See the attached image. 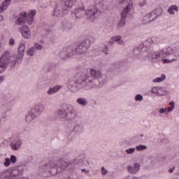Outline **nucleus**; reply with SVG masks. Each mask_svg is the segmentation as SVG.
<instances>
[{"mask_svg": "<svg viewBox=\"0 0 179 179\" xmlns=\"http://www.w3.org/2000/svg\"><path fill=\"white\" fill-rule=\"evenodd\" d=\"M70 85L77 89H83L84 87L85 90L93 89L95 86L93 78L87 76L86 73H81L78 79L70 81Z\"/></svg>", "mask_w": 179, "mask_h": 179, "instance_id": "obj_1", "label": "nucleus"}, {"mask_svg": "<svg viewBox=\"0 0 179 179\" xmlns=\"http://www.w3.org/2000/svg\"><path fill=\"white\" fill-rule=\"evenodd\" d=\"M90 47V41L89 40H86L80 43L76 48L73 47V45H69L64 48V51H65L66 55L69 57H72V55H75L76 54H85L89 50Z\"/></svg>", "mask_w": 179, "mask_h": 179, "instance_id": "obj_2", "label": "nucleus"}, {"mask_svg": "<svg viewBox=\"0 0 179 179\" xmlns=\"http://www.w3.org/2000/svg\"><path fill=\"white\" fill-rule=\"evenodd\" d=\"M162 52L163 58H166V57L169 58L168 59H163L164 64H166V62H173V61H176V58H178L179 57V46L164 48L162 49Z\"/></svg>", "mask_w": 179, "mask_h": 179, "instance_id": "obj_3", "label": "nucleus"}, {"mask_svg": "<svg viewBox=\"0 0 179 179\" xmlns=\"http://www.w3.org/2000/svg\"><path fill=\"white\" fill-rule=\"evenodd\" d=\"M34 16H36V10H31L28 13L22 12L20 14V17L16 20L15 24L18 26H22L28 22V24H33L34 22Z\"/></svg>", "mask_w": 179, "mask_h": 179, "instance_id": "obj_4", "label": "nucleus"}, {"mask_svg": "<svg viewBox=\"0 0 179 179\" xmlns=\"http://www.w3.org/2000/svg\"><path fill=\"white\" fill-rule=\"evenodd\" d=\"M44 111V105L38 103L33 107L26 115L25 121L27 124H30L35 118H37L41 113Z\"/></svg>", "mask_w": 179, "mask_h": 179, "instance_id": "obj_5", "label": "nucleus"}, {"mask_svg": "<svg viewBox=\"0 0 179 179\" xmlns=\"http://www.w3.org/2000/svg\"><path fill=\"white\" fill-rule=\"evenodd\" d=\"M132 0H124L122 2V5L124 8L122 13V18L117 24L119 27H124L125 26V17L129 15V12H131V10L132 9Z\"/></svg>", "mask_w": 179, "mask_h": 179, "instance_id": "obj_6", "label": "nucleus"}, {"mask_svg": "<svg viewBox=\"0 0 179 179\" xmlns=\"http://www.w3.org/2000/svg\"><path fill=\"white\" fill-rule=\"evenodd\" d=\"M25 51H26V43H24V42L20 43V45L17 48V55H13V56H10V53L11 65H16V63L20 62L24 57Z\"/></svg>", "mask_w": 179, "mask_h": 179, "instance_id": "obj_7", "label": "nucleus"}, {"mask_svg": "<svg viewBox=\"0 0 179 179\" xmlns=\"http://www.w3.org/2000/svg\"><path fill=\"white\" fill-rule=\"evenodd\" d=\"M10 65V66H15L10 62V52L6 51L2 54L1 57L0 58V73H3L6 66Z\"/></svg>", "mask_w": 179, "mask_h": 179, "instance_id": "obj_8", "label": "nucleus"}, {"mask_svg": "<svg viewBox=\"0 0 179 179\" xmlns=\"http://www.w3.org/2000/svg\"><path fill=\"white\" fill-rule=\"evenodd\" d=\"M75 110H73V106H69L64 110L59 109L57 110L56 114L59 117V118L62 120H66V117H68V114L73 113Z\"/></svg>", "mask_w": 179, "mask_h": 179, "instance_id": "obj_9", "label": "nucleus"}, {"mask_svg": "<svg viewBox=\"0 0 179 179\" xmlns=\"http://www.w3.org/2000/svg\"><path fill=\"white\" fill-rule=\"evenodd\" d=\"M97 12H99V10H97L96 7L92 6L85 11V16L88 20H90V22H93L94 19H96Z\"/></svg>", "mask_w": 179, "mask_h": 179, "instance_id": "obj_10", "label": "nucleus"}, {"mask_svg": "<svg viewBox=\"0 0 179 179\" xmlns=\"http://www.w3.org/2000/svg\"><path fill=\"white\" fill-rule=\"evenodd\" d=\"M156 12L157 11L155 10L151 12L150 13L145 15L142 19L143 23L144 24H148V23H150V22H153V20H156L157 16H159V15Z\"/></svg>", "mask_w": 179, "mask_h": 179, "instance_id": "obj_11", "label": "nucleus"}, {"mask_svg": "<svg viewBox=\"0 0 179 179\" xmlns=\"http://www.w3.org/2000/svg\"><path fill=\"white\" fill-rule=\"evenodd\" d=\"M23 145V140L17 138L13 141L10 142V146L13 150H19Z\"/></svg>", "mask_w": 179, "mask_h": 179, "instance_id": "obj_12", "label": "nucleus"}, {"mask_svg": "<svg viewBox=\"0 0 179 179\" xmlns=\"http://www.w3.org/2000/svg\"><path fill=\"white\" fill-rule=\"evenodd\" d=\"M20 33L25 39H29L31 37V32L30 31V28L27 25H24L20 28Z\"/></svg>", "mask_w": 179, "mask_h": 179, "instance_id": "obj_13", "label": "nucleus"}, {"mask_svg": "<svg viewBox=\"0 0 179 179\" xmlns=\"http://www.w3.org/2000/svg\"><path fill=\"white\" fill-rule=\"evenodd\" d=\"M85 6H78L74 9V15L78 19H81V17H83V16H85Z\"/></svg>", "mask_w": 179, "mask_h": 179, "instance_id": "obj_14", "label": "nucleus"}, {"mask_svg": "<svg viewBox=\"0 0 179 179\" xmlns=\"http://www.w3.org/2000/svg\"><path fill=\"white\" fill-rule=\"evenodd\" d=\"M148 59L150 62H156L162 57L159 52H151L148 53Z\"/></svg>", "mask_w": 179, "mask_h": 179, "instance_id": "obj_15", "label": "nucleus"}, {"mask_svg": "<svg viewBox=\"0 0 179 179\" xmlns=\"http://www.w3.org/2000/svg\"><path fill=\"white\" fill-rule=\"evenodd\" d=\"M141 170V165L139 163H134V166H127V171L130 174H136Z\"/></svg>", "mask_w": 179, "mask_h": 179, "instance_id": "obj_16", "label": "nucleus"}, {"mask_svg": "<svg viewBox=\"0 0 179 179\" xmlns=\"http://www.w3.org/2000/svg\"><path fill=\"white\" fill-rule=\"evenodd\" d=\"M64 12H65L64 5H59L55 8L54 15L55 16H57V17H59L61 16H64Z\"/></svg>", "mask_w": 179, "mask_h": 179, "instance_id": "obj_17", "label": "nucleus"}, {"mask_svg": "<svg viewBox=\"0 0 179 179\" xmlns=\"http://www.w3.org/2000/svg\"><path fill=\"white\" fill-rule=\"evenodd\" d=\"M90 72L92 78H94L95 79H99L101 78V76H102L101 71L99 70H96L94 69H90Z\"/></svg>", "mask_w": 179, "mask_h": 179, "instance_id": "obj_18", "label": "nucleus"}, {"mask_svg": "<svg viewBox=\"0 0 179 179\" xmlns=\"http://www.w3.org/2000/svg\"><path fill=\"white\" fill-rule=\"evenodd\" d=\"M59 89H61L59 85H55L54 87H50L48 91V94H54V93H57Z\"/></svg>", "mask_w": 179, "mask_h": 179, "instance_id": "obj_19", "label": "nucleus"}, {"mask_svg": "<svg viewBox=\"0 0 179 179\" xmlns=\"http://www.w3.org/2000/svg\"><path fill=\"white\" fill-rule=\"evenodd\" d=\"M76 2H78V0H66L65 5L70 9L73 6V5H75V3H76Z\"/></svg>", "mask_w": 179, "mask_h": 179, "instance_id": "obj_20", "label": "nucleus"}, {"mask_svg": "<svg viewBox=\"0 0 179 179\" xmlns=\"http://www.w3.org/2000/svg\"><path fill=\"white\" fill-rule=\"evenodd\" d=\"M155 38H149L146 41L143 42V45H145V47H150L151 44L155 43Z\"/></svg>", "mask_w": 179, "mask_h": 179, "instance_id": "obj_21", "label": "nucleus"}, {"mask_svg": "<svg viewBox=\"0 0 179 179\" xmlns=\"http://www.w3.org/2000/svg\"><path fill=\"white\" fill-rule=\"evenodd\" d=\"M174 10H176V12L178 10V7L176 5L170 6L168 9V12L170 15H174Z\"/></svg>", "mask_w": 179, "mask_h": 179, "instance_id": "obj_22", "label": "nucleus"}, {"mask_svg": "<svg viewBox=\"0 0 179 179\" xmlns=\"http://www.w3.org/2000/svg\"><path fill=\"white\" fill-rule=\"evenodd\" d=\"M77 102L78 103V104H80V106H87V100L85 98L78 99Z\"/></svg>", "mask_w": 179, "mask_h": 179, "instance_id": "obj_23", "label": "nucleus"}, {"mask_svg": "<svg viewBox=\"0 0 179 179\" xmlns=\"http://www.w3.org/2000/svg\"><path fill=\"white\" fill-rule=\"evenodd\" d=\"M27 53V55H29V57H33L34 54H37V51L34 49V47H31V48L28 49Z\"/></svg>", "mask_w": 179, "mask_h": 179, "instance_id": "obj_24", "label": "nucleus"}, {"mask_svg": "<svg viewBox=\"0 0 179 179\" xmlns=\"http://www.w3.org/2000/svg\"><path fill=\"white\" fill-rule=\"evenodd\" d=\"M164 79H166V76L164 74H162L161 77H159L157 79H154L153 82L154 83L157 82L158 83H160V82H163Z\"/></svg>", "mask_w": 179, "mask_h": 179, "instance_id": "obj_25", "label": "nucleus"}, {"mask_svg": "<svg viewBox=\"0 0 179 179\" xmlns=\"http://www.w3.org/2000/svg\"><path fill=\"white\" fill-rule=\"evenodd\" d=\"M136 150L141 152L142 150H146V149H148V147L146 145H139L136 147Z\"/></svg>", "mask_w": 179, "mask_h": 179, "instance_id": "obj_26", "label": "nucleus"}, {"mask_svg": "<svg viewBox=\"0 0 179 179\" xmlns=\"http://www.w3.org/2000/svg\"><path fill=\"white\" fill-rule=\"evenodd\" d=\"M34 48L36 50V51H40V50H43V45L38 43H35L34 45Z\"/></svg>", "mask_w": 179, "mask_h": 179, "instance_id": "obj_27", "label": "nucleus"}, {"mask_svg": "<svg viewBox=\"0 0 179 179\" xmlns=\"http://www.w3.org/2000/svg\"><path fill=\"white\" fill-rule=\"evenodd\" d=\"M6 9H8V8L5 6V3H2L1 6H0V13H2L3 10H6Z\"/></svg>", "mask_w": 179, "mask_h": 179, "instance_id": "obj_28", "label": "nucleus"}, {"mask_svg": "<svg viewBox=\"0 0 179 179\" xmlns=\"http://www.w3.org/2000/svg\"><path fill=\"white\" fill-rule=\"evenodd\" d=\"M3 164L6 167H8L10 164V159L6 158Z\"/></svg>", "mask_w": 179, "mask_h": 179, "instance_id": "obj_29", "label": "nucleus"}, {"mask_svg": "<svg viewBox=\"0 0 179 179\" xmlns=\"http://www.w3.org/2000/svg\"><path fill=\"white\" fill-rule=\"evenodd\" d=\"M16 160H17L16 156H15V155L10 156V162H11V163H13L14 164V163H16Z\"/></svg>", "mask_w": 179, "mask_h": 179, "instance_id": "obj_30", "label": "nucleus"}, {"mask_svg": "<svg viewBox=\"0 0 179 179\" xmlns=\"http://www.w3.org/2000/svg\"><path fill=\"white\" fill-rule=\"evenodd\" d=\"M143 99V96H142V95L137 94L135 97V100H136V101H141Z\"/></svg>", "mask_w": 179, "mask_h": 179, "instance_id": "obj_31", "label": "nucleus"}, {"mask_svg": "<svg viewBox=\"0 0 179 179\" xmlns=\"http://www.w3.org/2000/svg\"><path fill=\"white\" fill-rule=\"evenodd\" d=\"M127 155H132L135 152V148H129L126 150Z\"/></svg>", "mask_w": 179, "mask_h": 179, "instance_id": "obj_32", "label": "nucleus"}, {"mask_svg": "<svg viewBox=\"0 0 179 179\" xmlns=\"http://www.w3.org/2000/svg\"><path fill=\"white\" fill-rule=\"evenodd\" d=\"M9 45H10L11 47H13L15 45V39L13 38H10Z\"/></svg>", "mask_w": 179, "mask_h": 179, "instance_id": "obj_33", "label": "nucleus"}, {"mask_svg": "<svg viewBox=\"0 0 179 179\" xmlns=\"http://www.w3.org/2000/svg\"><path fill=\"white\" fill-rule=\"evenodd\" d=\"M59 162L62 163V166L64 167H68L69 166L70 163L69 162H66L65 161H62V159H60Z\"/></svg>", "mask_w": 179, "mask_h": 179, "instance_id": "obj_34", "label": "nucleus"}, {"mask_svg": "<svg viewBox=\"0 0 179 179\" xmlns=\"http://www.w3.org/2000/svg\"><path fill=\"white\" fill-rule=\"evenodd\" d=\"M10 2H12V0H6L2 3H4V6H6V8H8V6L10 5Z\"/></svg>", "mask_w": 179, "mask_h": 179, "instance_id": "obj_35", "label": "nucleus"}, {"mask_svg": "<svg viewBox=\"0 0 179 179\" xmlns=\"http://www.w3.org/2000/svg\"><path fill=\"white\" fill-rule=\"evenodd\" d=\"M101 171L102 176H106V174H107V169H104V166H102Z\"/></svg>", "mask_w": 179, "mask_h": 179, "instance_id": "obj_36", "label": "nucleus"}, {"mask_svg": "<svg viewBox=\"0 0 179 179\" xmlns=\"http://www.w3.org/2000/svg\"><path fill=\"white\" fill-rule=\"evenodd\" d=\"M113 38L115 40V41H116V43H118L119 41L120 40V38H122L121 36L118 35L116 36H113Z\"/></svg>", "mask_w": 179, "mask_h": 179, "instance_id": "obj_37", "label": "nucleus"}, {"mask_svg": "<svg viewBox=\"0 0 179 179\" xmlns=\"http://www.w3.org/2000/svg\"><path fill=\"white\" fill-rule=\"evenodd\" d=\"M117 44H119L120 45H125V42H124V40L120 38L117 42Z\"/></svg>", "mask_w": 179, "mask_h": 179, "instance_id": "obj_38", "label": "nucleus"}, {"mask_svg": "<svg viewBox=\"0 0 179 179\" xmlns=\"http://www.w3.org/2000/svg\"><path fill=\"white\" fill-rule=\"evenodd\" d=\"M159 113H160V114H163V113H166V114H167V109L166 108H160L159 110Z\"/></svg>", "mask_w": 179, "mask_h": 179, "instance_id": "obj_39", "label": "nucleus"}, {"mask_svg": "<svg viewBox=\"0 0 179 179\" xmlns=\"http://www.w3.org/2000/svg\"><path fill=\"white\" fill-rule=\"evenodd\" d=\"M138 5L140 8H142V6H145V5H146V1L143 0L141 3H139Z\"/></svg>", "mask_w": 179, "mask_h": 179, "instance_id": "obj_40", "label": "nucleus"}, {"mask_svg": "<svg viewBox=\"0 0 179 179\" xmlns=\"http://www.w3.org/2000/svg\"><path fill=\"white\" fill-rule=\"evenodd\" d=\"M114 43H115V41L114 36H113V37H112V38L109 40L108 43H109V44H114Z\"/></svg>", "mask_w": 179, "mask_h": 179, "instance_id": "obj_41", "label": "nucleus"}, {"mask_svg": "<svg viewBox=\"0 0 179 179\" xmlns=\"http://www.w3.org/2000/svg\"><path fill=\"white\" fill-rule=\"evenodd\" d=\"M65 26L67 29H72L73 27V25L69 24V23H66Z\"/></svg>", "mask_w": 179, "mask_h": 179, "instance_id": "obj_42", "label": "nucleus"}, {"mask_svg": "<svg viewBox=\"0 0 179 179\" xmlns=\"http://www.w3.org/2000/svg\"><path fill=\"white\" fill-rule=\"evenodd\" d=\"M5 80L4 76H0V85Z\"/></svg>", "mask_w": 179, "mask_h": 179, "instance_id": "obj_43", "label": "nucleus"}, {"mask_svg": "<svg viewBox=\"0 0 179 179\" xmlns=\"http://www.w3.org/2000/svg\"><path fill=\"white\" fill-rule=\"evenodd\" d=\"M173 110H174V106L168 107V111H173Z\"/></svg>", "mask_w": 179, "mask_h": 179, "instance_id": "obj_44", "label": "nucleus"}, {"mask_svg": "<svg viewBox=\"0 0 179 179\" xmlns=\"http://www.w3.org/2000/svg\"><path fill=\"white\" fill-rule=\"evenodd\" d=\"M175 169H176V167L173 166L172 169H169V173H173V171H174Z\"/></svg>", "mask_w": 179, "mask_h": 179, "instance_id": "obj_45", "label": "nucleus"}, {"mask_svg": "<svg viewBox=\"0 0 179 179\" xmlns=\"http://www.w3.org/2000/svg\"><path fill=\"white\" fill-rule=\"evenodd\" d=\"M3 20H4L3 16H2V15H0V22H3Z\"/></svg>", "mask_w": 179, "mask_h": 179, "instance_id": "obj_46", "label": "nucleus"}, {"mask_svg": "<svg viewBox=\"0 0 179 179\" xmlns=\"http://www.w3.org/2000/svg\"><path fill=\"white\" fill-rule=\"evenodd\" d=\"M169 105L171 106V107H174V101H171L169 103Z\"/></svg>", "mask_w": 179, "mask_h": 179, "instance_id": "obj_47", "label": "nucleus"}, {"mask_svg": "<svg viewBox=\"0 0 179 179\" xmlns=\"http://www.w3.org/2000/svg\"><path fill=\"white\" fill-rule=\"evenodd\" d=\"M105 50H108V46L105 45Z\"/></svg>", "mask_w": 179, "mask_h": 179, "instance_id": "obj_48", "label": "nucleus"}, {"mask_svg": "<svg viewBox=\"0 0 179 179\" xmlns=\"http://www.w3.org/2000/svg\"><path fill=\"white\" fill-rule=\"evenodd\" d=\"M60 54H61V55H62V54H64V52H61Z\"/></svg>", "mask_w": 179, "mask_h": 179, "instance_id": "obj_49", "label": "nucleus"}, {"mask_svg": "<svg viewBox=\"0 0 179 179\" xmlns=\"http://www.w3.org/2000/svg\"><path fill=\"white\" fill-rule=\"evenodd\" d=\"M105 54H106V55H107V54H108V51H107V52H105Z\"/></svg>", "mask_w": 179, "mask_h": 179, "instance_id": "obj_50", "label": "nucleus"}, {"mask_svg": "<svg viewBox=\"0 0 179 179\" xmlns=\"http://www.w3.org/2000/svg\"><path fill=\"white\" fill-rule=\"evenodd\" d=\"M152 90H156V88H152Z\"/></svg>", "mask_w": 179, "mask_h": 179, "instance_id": "obj_51", "label": "nucleus"}, {"mask_svg": "<svg viewBox=\"0 0 179 179\" xmlns=\"http://www.w3.org/2000/svg\"><path fill=\"white\" fill-rule=\"evenodd\" d=\"M82 171H85V169H82Z\"/></svg>", "mask_w": 179, "mask_h": 179, "instance_id": "obj_52", "label": "nucleus"}, {"mask_svg": "<svg viewBox=\"0 0 179 179\" xmlns=\"http://www.w3.org/2000/svg\"><path fill=\"white\" fill-rule=\"evenodd\" d=\"M178 176H179V173H178Z\"/></svg>", "mask_w": 179, "mask_h": 179, "instance_id": "obj_53", "label": "nucleus"}, {"mask_svg": "<svg viewBox=\"0 0 179 179\" xmlns=\"http://www.w3.org/2000/svg\"><path fill=\"white\" fill-rule=\"evenodd\" d=\"M0 122H1V117H0Z\"/></svg>", "mask_w": 179, "mask_h": 179, "instance_id": "obj_54", "label": "nucleus"}]
</instances>
